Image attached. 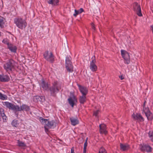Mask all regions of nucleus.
<instances>
[{
    "label": "nucleus",
    "mask_w": 153,
    "mask_h": 153,
    "mask_svg": "<svg viewBox=\"0 0 153 153\" xmlns=\"http://www.w3.org/2000/svg\"><path fill=\"white\" fill-rule=\"evenodd\" d=\"M14 23L19 28L23 29L27 27V23L25 19L20 17H16L14 19Z\"/></svg>",
    "instance_id": "nucleus-1"
},
{
    "label": "nucleus",
    "mask_w": 153,
    "mask_h": 153,
    "mask_svg": "<svg viewBox=\"0 0 153 153\" xmlns=\"http://www.w3.org/2000/svg\"><path fill=\"white\" fill-rule=\"evenodd\" d=\"M17 63L12 59H9L6 63L4 64V68L7 71H11L17 67Z\"/></svg>",
    "instance_id": "nucleus-2"
},
{
    "label": "nucleus",
    "mask_w": 153,
    "mask_h": 153,
    "mask_svg": "<svg viewBox=\"0 0 153 153\" xmlns=\"http://www.w3.org/2000/svg\"><path fill=\"white\" fill-rule=\"evenodd\" d=\"M59 89L61 88L59 86L57 82H55L52 84V85L51 87L49 90L51 95V96L55 97L56 94L59 91Z\"/></svg>",
    "instance_id": "nucleus-3"
},
{
    "label": "nucleus",
    "mask_w": 153,
    "mask_h": 153,
    "mask_svg": "<svg viewBox=\"0 0 153 153\" xmlns=\"http://www.w3.org/2000/svg\"><path fill=\"white\" fill-rule=\"evenodd\" d=\"M42 122L46 123L44 126L45 130V132L48 131V129L51 128L53 126L54 122L53 121H49L48 120L42 118Z\"/></svg>",
    "instance_id": "nucleus-4"
},
{
    "label": "nucleus",
    "mask_w": 153,
    "mask_h": 153,
    "mask_svg": "<svg viewBox=\"0 0 153 153\" xmlns=\"http://www.w3.org/2000/svg\"><path fill=\"white\" fill-rule=\"evenodd\" d=\"M65 67L67 70L69 72L73 71V67L71 61V58L68 56L66 57Z\"/></svg>",
    "instance_id": "nucleus-5"
},
{
    "label": "nucleus",
    "mask_w": 153,
    "mask_h": 153,
    "mask_svg": "<svg viewBox=\"0 0 153 153\" xmlns=\"http://www.w3.org/2000/svg\"><path fill=\"white\" fill-rule=\"evenodd\" d=\"M121 55L122 57L125 60L124 63L128 64L130 63V56L128 53L126 51L121 50Z\"/></svg>",
    "instance_id": "nucleus-6"
},
{
    "label": "nucleus",
    "mask_w": 153,
    "mask_h": 153,
    "mask_svg": "<svg viewBox=\"0 0 153 153\" xmlns=\"http://www.w3.org/2000/svg\"><path fill=\"white\" fill-rule=\"evenodd\" d=\"M44 58L48 61L51 63H53L54 61V58L53 56L52 52L50 53L48 51H46L43 54Z\"/></svg>",
    "instance_id": "nucleus-7"
},
{
    "label": "nucleus",
    "mask_w": 153,
    "mask_h": 153,
    "mask_svg": "<svg viewBox=\"0 0 153 153\" xmlns=\"http://www.w3.org/2000/svg\"><path fill=\"white\" fill-rule=\"evenodd\" d=\"M133 6L134 10L136 13L137 15L139 16H142L140 5L137 3L135 2L133 4Z\"/></svg>",
    "instance_id": "nucleus-8"
},
{
    "label": "nucleus",
    "mask_w": 153,
    "mask_h": 153,
    "mask_svg": "<svg viewBox=\"0 0 153 153\" xmlns=\"http://www.w3.org/2000/svg\"><path fill=\"white\" fill-rule=\"evenodd\" d=\"M30 110V108L29 106L27 105L23 104L19 107L18 105H16V112L18 111H29Z\"/></svg>",
    "instance_id": "nucleus-9"
},
{
    "label": "nucleus",
    "mask_w": 153,
    "mask_h": 153,
    "mask_svg": "<svg viewBox=\"0 0 153 153\" xmlns=\"http://www.w3.org/2000/svg\"><path fill=\"white\" fill-rule=\"evenodd\" d=\"M92 60L90 63V68L91 70L93 72H95L97 71V68L95 64L96 60L95 59V56H94L92 57Z\"/></svg>",
    "instance_id": "nucleus-10"
},
{
    "label": "nucleus",
    "mask_w": 153,
    "mask_h": 153,
    "mask_svg": "<svg viewBox=\"0 0 153 153\" xmlns=\"http://www.w3.org/2000/svg\"><path fill=\"white\" fill-rule=\"evenodd\" d=\"M140 150L144 152H152V148L149 145H140Z\"/></svg>",
    "instance_id": "nucleus-11"
},
{
    "label": "nucleus",
    "mask_w": 153,
    "mask_h": 153,
    "mask_svg": "<svg viewBox=\"0 0 153 153\" xmlns=\"http://www.w3.org/2000/svg\"><path fill=\"white\" fill-rule=\"evenodd\" d=\"M3 105L10 109H11L13 111H16V105H15L12 103L9 102H4Z\"/></svg>",
    "instance_id": "nucleus-12"
},
{
    "label": "nucleus",
    "mask_w": 153,
    "mask_h": 153,
    "mask_svg": "<svg viewBox=\"0 0 153 153\" xmlns=\"http://www.w3.org/2000/svg\"><path fill=\"white\" fill-rule=\"evenodd\" d=\"M80 92L82 95H86L88 93V89L85 87L82 86L79 84H77Z\"/></svg>",
    "instance_id": "nucleus-13"
},
{
    "label": "nucleus",
    "mask_w": 153,
    "mask_h": 153,
    "mask_svg": "<svg viewBox=\"0 0 153 153\" xmlns=\"http://www.w3.org/2000/svg\"><path fill=\"white\" fill-rule=\"evenodd\" d=\"M132 117L135 120H137L140 121H143L144 120L143 117L140 114H135L134 113H133L132 115Z\"/></svg>",
    "instance_id": "nucleus-14"
},
{
    "label": "nucleus",
    "mask_w": 153,
    "mask_h": 153,
    "mask_svg": "<svg viewBox=\"0 0 153 153\" xmlns=\"http://www.w3.org/2000/svg\"><path fill=\"white\" fill-rule=\"evenodd\" d=\"M100 132L101 134H106L107 131H106V126L104 124H102L100 125Z\"/></svg>",
    "instance_id": "nucleus-15"
},
{
    "label": "nucleus",
    "mask_w": 153,
    "mask_h": 153,
    "mask_svg": "<svg viewBox=\"0 0 153 153\" xmlns=\"http://www.w3.org/2000/svg\"><path fill=\"white\" fill-rule=\"evenodd\" d=\"M70 119L71 124L73 126H75L79 123V121L76 117H72L70 118Z\"/></svg>",
    "instance_id": "nucleus-16"
},
{
    "label": "nucleus",
    "mask_w": 153,
    "mask_h": 153,
    "mask_svg": "<svg viewBox=\"0 0 153 153\" xmlns=\"http://www.w3.org/2000/svg\"><path fill=\"white\" fill-rule=\"evenodd\" d=\"M10 78L9 76L6 75L0 74V81L2 82H6L9 81Z\"/></svg>",
    "instance_id": "nucleus-17"
},
{
    "label": "nucleus",
    "mask_w": 153,
    "mask_h": 153,
    "mask_svg": "<svg viewBox=\"0 0 153 153\" xmlns=\"http://www.w3.org/2000/svg\"><path fill=\"white\" fill-rule=\"evenodd\" d=\"M41 86L44 90L47 91L48 89L49 86L48 83L45 82L43 79L42 80Z\"/></svg>",
    "instance_id": "nucleus-18"
},
{
    "label": "nucleus",
    "mask_w": 153,
    "mask_h": 153,
    "mask_svg": "<svg viewBox=\"0 0 153 153\" xmlns=\"http://www.w3.org/2000/svg\"><path fill=\"white\" fill-rule=\"evenodd\" d=\"M120 149L123 151H126L130 148L129 146L127 144L120 143Z\"/></svg>",
    "instance_id": "nucleus-19"
},
{
    "label": "nucleus",
    "mask_w": 153,
    "mask_h": 153,
    "mask_svg": "<svg viewBox=\"0 0 153 153\" xmlns=\"http://www.w3.org/2000/svg\"><path fill=\"white\" fill-rule=\"evenodd\" d=\"M76 100V98L74 96L72 97H70V98L68 99L69 103L72 107H73L74 106V102Z\"/></svg>",
    "instance_id": "nucleus-20"
},
{
    "label": "nucleus",
    "mask_w": 153,
    "mask_h": 153,
    "mask_svg": "<svg viewBox=\"0 0 153 153\" xmlns=\"http://www.w3.org/2000/svg\"><path fill=\"white\" fill-rule=\"evenodd\" d=\"M8 48L12 52L14 53L16 52L17 48L14 45L10 44H8Z\"/></svg>",
    "instance_id": "nucleus-21"
},
{
    "label": "nucleus",
    "mask_w": 153,
    "mask_h": 153,
    "mask_svg": "<svg viewBox=\"0 0 153 153\" xmlns=\"http://www.w3.org/2000/svg\"><path fill=\"white\" fill-rule=\"evenodd\" d=\"M48 3L51 4L52 6L57 5L59 0H46Z\"/></svg>",
    "instance_id": "nucleus-22"
},
{
    "label": "nucleus",
    "mask_w": 153,
    "mask_h": 153,
    "mask_svg": "<svg viewBox=\"0 0 153 153\" xmlns=\"http://www.w3.org/2000/svg\"><path fill=\"white\" fill-rule=\"evenodd\" d=\"M79 101L81 104H83L86 102V95L79 96Z\"/></svg>",
    "instance_id": "nucleus-23"
},
{
    "label": "nucleus",
    "mask_w": 153,
    "mask_h": 153,
    "mask_svg": "<svg viewBox=\"0 0 153 153\" xmlns=\"http://www.w3.org/2000/svg\"><path fill=\"white\" fill-rule=\"evenodd\" d=\"M145 114L148 120H151L153 119V114L150 111L148 112Z\"/></svg>",
    "instance_id": "nucleus-24"
},
{
    "label": "nucleus",
    "mask_w": 153,
    "mask_h": 153,
    "mask_svg": "<svg viewBox=\"0 0 153 153\" xmlns=\"http://www.w3.org/2000/svg\"><path fill=\"white\" fill-rule=\"evenodd\" d=\"M84 11L83 9L82 8H81L78 10H74V14L73 15L74 16L76 17L79 14H80Z\"/></svg>",
    "instance_id": "nucleus-25"
},
{
    "label": "nucleus",
    "mask_w": 153,
    "mask_h": 153,
    "mask_svg": "<svg viewBox=\"0 0 153 153\" xmlns=\"http://www.w3.org/2000/svg\"><path fill=\"white\" fill-rule=\"evenodd\" d=\"M11 124L13 126L16 127H18L19 123L18 120H14L12 121Z\"/></svg>",
    "instance_id": "nucleus-26"
},
{
    "label": "nucleus",
    "mask_w": 153,
    "mask_h": 153,
    "mask_svg": "<svg viewBox=\"0 0 153 153\" xmlns=\"http://www.w3.org/2000/svg\"><path fill=\"white\" fill-rule=\"evenodd\" d=\"M18 146L19 147H25L26 146L25 143L19 140L17 141Z\"/></svg>",
    "instance_id": "nucleus-27"
},
{
    "label": "nucleus",
    "mask_w": 153,
    "mask_h": 153,
    "mask_svg": "<svg viewBox=\"0 0 153 153\" xmlns=\"http://www.w3.org/2000/svg\"><path fill=\"white\" fill-rule=\"evenodd\" d=\"M149 137L150 138L152 142H153V131H150L148 133Z\"/></svg>",
    "instance_id": "nucleus-28"
},
{
    "label": "nucleus",
    "mask_w": 153,
    "mask_h": 153,
    "mask_svg": "<svg viewBox=\"0 0 153 153\" xmlns=\"http://www.w3.org/2000/svg\"><path fill=\"white\" fill-rule=\"evenodd\" d=\"M0 99L3 100H5L7 99V96L0 92Z\"/></svg>",
    "instance_id": "nucleus-29"
},
{
    "label": "nucleus",
    "mask_w": 153,
    "mask_h": 153,
    "mask_svg": "<svg viewBox=\"0 0 153 153\" xmlns=\"http://www.w3.org/2000/svg\"><path fill=\"white\" fill-rule=\"evenodd\" d=\"M4 24V22L3 18L2 17L0 18V27L1 28L3 27Z\"/></svg>",
    "instance_id": "nucleus-30"
},
{
    "label": "nucleus",
    "mask_w": 153,
    "mask_h": 153,
    "mask_svg": "<svg viewBox=\"0 0 153 153\" xmlns=\"http://www.w3.org/2000/svg\"><path fill=\"white\" fill-rule=\"evenodd\" d=\"M88 145V142L86 141H85L84 145L83 152V153H86V149Z\"/></svg>",
    "instance_id": "nucleus-31"
},
{
    "label": "nucleus",
    "mask_w": 153,
    "mask_h": 153,
    "mask_svg": "<svg viewBox=\"0 0 153 153\" xmlns=\"http://www.w3.org/2000/svg\"><path fill=\"white\" fill-rule=\"evenodd\" d=\"M99 153H107V152L105 149L102 147L100 149Z\"/></svg>",
    "instance_id": "nucleus-32"
},
{
    "label": "nucleus",
    "mask_w": 153,
    "mask_h": 153,
    "mask_svg": "<svg viewBox=\"0 0 153 153\" xmlns=\"http://www.w3.org/2000/svg\"><path fill=\"white\" fill-rule=\"evenodd\" d=\"M143 111L144 112L145 114L150 111L149 110V108L148 107H146L143 108Z\"/></svg>",
    "instance_id": "nucleus-33"
},
{
    "label": "nucleus",
    "mask_w": 153,
    "mask_h": 153,
    "mask_svg": "<svg viewBox=\"0 0 153 153\" xmlns=\"http://www.w3.org/2000/svg\"><path fill=\"white\" fill-rule=\"evenodd\" d=\"M3 121L4 122H6L7 120V118L5 115L1 116Z\"/></svg>",
    "instance_id": "nucleus-34"
},
{
    "label": "nucleus",
    "mask_w": 153,
    "mask_h": 153,
    "mask_svg": "<svg viewBox=\"0 0 153 153\" xmlns=\"http://www.w3.org/2000/svg\"><path fill=\"white\" fill-rule=\"evenodd\" d=\"M0 113L1 116L5 115L4 112V109L2 108H0Z\"/></svg>",
    "instance_id": "nucleus-35"
},
{
    "label": "nucleus",
    "mask_w": 153,
    "mask_h": 153,
    "mask_svg": "<svg viewBox=\"0 0 153 153\" xmlns=\"http://www.w3.org/2000/svg\"><path fill=\"white\" fill-rule=\"evenodd\" d=\"M100 112L99 110H97L95 111H94V115L96 117H97L99 113Z\"/></svg>",
    "instance_id": "nucleus-36"
},
{
    "label": "nucleus",
    "mask_w": 153,
    "mask_h": 153,
    "mask_svg": "<svg viewBox=\"0 0 153 153\" xmlns=\"http://www.w3.org/2000/svg\"><path fill=\"white\" fill-rule=\"evenodd\" d=\"M119 77L121 80H122L124 79V77L123 75L119 76Z\"/></svg>",
    "instance_id": "nucleus-37"
},
{
    "label": "nucleus",
    "mask_w": 153,
    "mask_h": 153,
    "mask_svg": "<svg viewBox=\"0 0 153 153\" xmlns=\"http://www.w3.org/2000/svg\"><path fill=\"white\" fill-rule=\"evenodd\" d=\"M74 147H72L71 149V153H75L74 152Z\"/></svg>",
    "instance_id": "nucleus-38"
},
{
    "label": "nucleus",
    "mask_w": 153,
    "mask_h": 153,
    "mask_svg": "<svg viewBox=\"0 0 153 153\" xmlns=\"http://www.w3.org/2000/svg\"><path fill=\"white\" fill-rule=\"evenodd\" d=\"M3 42L4 43L7 44V45L8 44L7 41L5 39L3 40Z\"/></svg>",
    "instance_id": "nucleus-39"
},
{
    "label": "nucleus",
    "mask_w": 153,
    "mask_h": 153,
    "mask_svg": "<svg viewBox=\"0 0 153 153\" xmlns=\"http://www.w3.org/2000/svg\"><path fill=\"white\" fill-rule=\"evenodd\" d=\"M92 27L93 29L94 30H95V27L94 26V24H92Z\"/></svg>",
    "instance_id": "nucleus-40"
},
{
    "label": "nucleus",
    "mask_w": 153,
    "mask_h": 153,
    "mask_svg": "<svg viewBox=\"0 0 153 153\" xmlns=\"http://www.w3.org/2000/svg\"><path fill=\"white\" fill-rule=\"evenodd\" d=\"M150 27H151V30H152V33L153 34V25H151Z\"/></svg>",
    "instance_id": "nucleus-41"
},
{
    "label": "nucleus",
    "mask_w": 153,
    "mask_h": 153,
    "mask_svg": "<svg viewBox=\"0 0 153 153\" xmlns=\"http://www.w3.org/2000/svg\"><path fill=\"white\" fill-rule=\"evenodd\" d=\"M146 101H145L144 102L143 104V108H144V107H146L145 105H146Z\"/></svg>",
    "instance_id": "nucleus-42"
},
{
    "label": "nucleus",
    "mask_w": 153,
    "mask_h": 153,
    "mask_svg": "<svg viewBox=\"0 0 153 153\" xmlns=\"http://www.w3.org/2000/svg\"><path fill=\"white\" fill-rule=\"evenodd\" d=\"M88 138L87 137L86 140H85V141H86V142H87V141H88Z\"/></svg>",
    "instance_id": "nucleus-43"
},
{
    "label": "nucleus",
    "mask_w": 153,
    "mask_h": 153,
    "mask_svg": "<svg viewBox=\"0 0 153 153\" xmlns=\"http://www.w3.org/2000/svg\"><path fill=\"white\" fill-rule=\"evenodd\" d=\"M1 119V118H0V119Z\"/></svg>",
    "instance_id": "nucleus-44"
}]
</instances>
